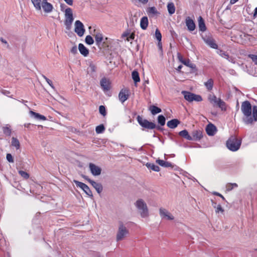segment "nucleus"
Masks as SVG:
<instances>
[{"instance_id": "f257e3e1", "label": "nucleus", "mask_w": 257, "mask_h": 257, "mask_svg": "<svg viewBox=\"0 0 257 257\" xmlns=\"http://www.w3.org/2000/svg\"><path fill=\"white\" fill-rule=\"evenodd\" d=\"M241 111L244 115L243 121L246 124H251L253 122L251 114V105L248 101H245L242 103L241 106Z\"/></svg>"}, {"instance_id": "f03ea898", "label": "nucleus", "mask_w": 257, "mask_h": 257, "mask_svg": "<svg viewBox=\"0 0 257 257\" xmlns=\"http://www.w3.org/2000/svg\"><path fill=\"white\" fill-rule=\"evenodd\" d=\"M241 140L231 136L226 142V147L231 151L235 152L240 147Z\"/></svg>"}, {"instance_id": "7ed1b4c3", "label": "nucleus", "mask_w": 257, "mask_h": 257, "mask_svg": "<svg viewBox=\"0 0 257 257\" xmlns=\"http://www.w3.org/2000/svg\"><path fill=\"white\" fill-rule=\"evenodd\" d=\"M34 6L37 10H41L42 8L43 11L47 13L52 12L53 7L47 1H31Z\"/></svg>"}, {"instance_id": "20e7f679", "label": "nucleus", "mask_w": 257, "mask_h": 257, "mask_svg": "<svg viewBox=\"0 0 257 257\" xmlns=\"http://www.w3.org/2000/svg\"><path fill=\"white\" fill-rule=\"evenodd\" d=\"M135 206L139 210L142 217L146 218L149 216L147 205L142 199L138 200L135 203Z\"/></svg>"}, {"instance_id": "39448f33", "label": "nucleus", "mask_w": 257, "mask_h": 257, "mask_svg": "<svg viewBox=\"0 0 257 257\" xmlns=\"http://www.w3.org/2000/svg\"><path fill=\"white\" fill-rule=\"evenodd\" d=\"M74 18L73 17V13L72 9L70 8H67L65 10V21L64 24L66 26V28L67 30H70L71 28V25L73 22Z\"/></svg>"}, {"instance_id": "423d86ee", "label": "nucleus", "mask_w": 257, "mask_h": 257, "mask_svg": "<svg viewBox=\"0 0 257 257\" xmlns=\"http://www.w3.org/2000/svg\"><path fill=\"white\" fill-rule=\"evenodd\" d=\"M137 118L138 123L143 127L150 130H153L156 127L158 130L160 129V127L157 126L154 122H150L146 119H143L140 115H138Z\"/></svg>"}, {"instance_id": "0eeeda50", "label": "nucleus", "mask_w": 257, "mask_h": 257, "mask_svg": "<svg viewBox=\"0 0 257 257\" xmlns=\"http://www.w3.org/2000/svg\"><path fill=\"white\" fill-rule=\"evenodd\" d=\"M182 93L183 94L184 98L189 102H192L193 101L200 102L202 100V98L200 95L195 94L187 91H182Z\"/></svg>"}, {"instance_id": "6e6552de", "label": "nucleus", "mask_w": 257, "mask_h": 257, "mask_svg": "<svg viewBox=\"0 0 257 257\" xmlns=\"http://www.w3.org/2000/svg\"><path fill=\"white\" fill-rule=\"evenodd\" d=\"M128 234V230L123 224L121 223L119 224L118 231L116 234V240H122Z\"/></svg>"}, {"instance_id": "1a4fd4ad", "label": "nucleus", "mask_w": 257, "mask_h": 257, "mask_svg": "<svg viewBox=\"0 0 257 257\" xmlns=\"http://www.w3.org/2000/svg\"><path fill=\"white\" fill-rule=\"evenodd\" d=\"M85 30L83 23L79 20H77L75 22L74 32L79 37H82L84 35Z\"/></svg>"}, {"instance_id": "9d476101", "label": "nucleus", "mask_w": 257, "mask_h": 257, "mask_svg": "<svg viewBox=\"0 0 257 257\" xmlns=\"http://www.w3.org/2000/svg\"><path fill=\"white\" fill-rule=\"evenodd\" d=\"M73 182L77 187H79L82 189L88 196L91 197H93L92 192L87 185L75 180L73 181Z\"/></svg>"}, {"instance_id": "9b49d317", "label": "nucleus", "mask_w": 257, "mask_h": 257, "mask_svg": "<svg viewBox=\"0 0 257 257\" xmlns=\"http://www.w3.org/2000/svg\"><path fill=\"white\" fill-rule=\"evenodd\" d=\"M159 214L162 219L172 220L174 219L173 215L165 208H160L159 209Z\"/></svg>"}, {"instance_id": "f8f14e48", "label": "nucleus", "mask_w": 257, "mask_h": 257, "mask_svg": "<svg viewBox=\"0 0 257 257\" xmlns=\"http://www.w3.org/2000/svg\"><path fill=\"white\" fill-rule=\"evenodd\" d=\"M100 85L104 92L109 91L111 87L110 81L105 77L102 78L100 80Z\"/></svg>"}, {"instance_id": "ddd939ff", "label": "nucleus", "mask_w": 257, "mask_h": 257, "mask_svg": "<svg viewBox=\"0 0 257 257\" xmlns=\"http://www.w3.org/2000/svg\"><path fill=\"white\" fill-rule=\"evenodd\" d=\"M203 39L204 42L211 48L215 49H217L218 45L212 37L206 36L205 37H203Z\"/></svg>"}, {"instance_id": "4468645a", "label": "nucleus", "mask_w": 257, "mask_h": 257, "mask_svg": "<svg viewBox=\"0 0 257 257\" xmlns=\"http://www.w3.org/2000/svg\"><path fill=\"white\" fill-rule=\"evenodd\" d=\"M89 168L90 171L93 176H98L100 175L101 173V169L98 166H96L92 163H89Z\"/></svg>"}, {"instance_id": "2eb2a0df", "label": "nucleus", "mask_w": 257, "mask_h": 257, "mask_svg": "<svg viewBox=\"0 0 257 257\" xmlns=\"http://www.w3.org/2000/svg\"><path fill=\"white\" fill-rule=\"evenodd\" d=\"M128 96L129 91L127 89L121 90L118 94L119 99L122 103L126 101L128 98Z\"/></svg>"}, {"instance_id": "dca6fc26", "label": "nucleus", "mask_w": 257, "mask_h": 257, "mask_svg": "<svg viewBox=\"0 0 257 257\" xmlns=\"http://www.w3.org/2000/svg\"><path fill=\"white\" fill-rule=\"evenodd\" d=\"M185 24L188 31L192 32L195 30L196 27L195 24L190 17H187L186 18Z\"/></svg>"}, {"instance_id": "f3484780", "label": "nucleus", "mask_w": 257, "mask_h": 257, "mask_svg": "<svg viewBox=\"0 0 257 257\" xmlns=\"http://www.w3.org/2000/svg\"><path fill=\"white\" fill-rule=\"evenodd\" d=\"M206 132L208 136H213L216 134L217 132V128L216 126L212 123H209L206 126Z\"/></svg>"}, {"instance_id": "a211bd4d", "label": "nucleus", "mask_w": 257, "mask_h": 257, "mask_svg": "<svg viewBox=\"0 0 257 257\" xmlns=\"http://www.w3.org/2000/svg\"><path fill=\"white\" fill-rule=\"evenodd\" d=\"M203 137L202 131L200 130H195L192 133V140L197 141L200 140Z\"/></svg>"}, {"instance_id": "6ab92c4d", "label": "nucleus", "mask_w": 257, "mask_h": 257, "mask_svg": "<svg viewBox=\"0 0 257 257\" xmlns=\"http://www.w3.org/2000/svg\"><path fill=\"white\" fill-rule=\"evenodd\" d=\"M180 123V121L177 119H173L169 120L167 123V125L170 128H175Z\"/></svg>"}, {"instance_id": "aec40b11", "label": "nucleus", "mask_w": 257, "mask_h": 257, "mask_svg": "<svg viewBox=\"0 0 257 257\" xmlns=\"http://www.w3.org/2000/svg\"><path fill=\"white\" fill-rule=\"evenodd\" d=\"M78 49L80 53L84 57H86L89 54L88 49L86 48L83 44H79Z\"/></svg>"}, {"instance_id": "412c9836", "label": "nucleus", "mask_w": 257, "mask_h": 257, "mask_svg": "<svg viewBox=\"0 0 257 257\" xmlns=\"http://www.w3.org/2000/svg\"><path fill=\"white\" fill-rule=\"evenodd\" d=\"M90 184L95 189L98 193L100 194L102 192L103 187L100 183H97L93 180L90 181Z\"/></svg>"}, {"instance_id": "4be33fe9", "label": "nucleus", "mask_w": 257, "mask_h": 257, "mask_svg": "<svg viewBox=\"0 0 257 257\" xmlns=\"http://www.w3.org/2000/svg\"><path fill=\"white\" fill-rule=\"evenodd\" d=\"M148 19L147 17H142L140 21V27L143 30H146L148 26Z\"/></svg>"}, {"instance_id": "5701e85b", "label": "nucleus", "mask_w": 257, "mask_h": 257, "mask_svg": "<svg viewBox=\"0 0 257 257\" xmlns=\"http://www.w3.org/2000/svg\"><path fill=\"white\" fill-rule=\"evenodd\" d=\"M198 26L199 31L204 32L206 30V26L203 18L200 16L198 18Z\"/></svg>"}, {"instance_id": "b1692460", "label": "nucleus", "mask_w": 257, "mask_h": 257, "mask_svg": "<svg viewBox=\"0 0 257 257\" xmlns=\"http://www.w3.org/2000/svg\"><path fill=\"white\" fill-rule=\"evenodd\" d=\"M156 163L158 164L160 166L165 168L173 167V165L172 164V163L169 162H166L163 160L158 159L156 160Z\"/></svg>"}, {"instance_id": "393cba45", "label": "nucleus", "mask_w": 257, "mask_h": 257, "mask_svg": "<svg viewBox=\"0 0 257 257\" xmlns=\"http://www.w3.org/2000/svg\"><path fill=\"white\" fill-rule=\"evenodd\" d=\"M30 114L31 116L34 117L35 118L37 119H40L43 120H46V117L44 115H41L32 110H31L30 111Z\"/></svg>"}, {"instance_id": "a878e982", "label": "nucleus", "mask_w": 257, "mask_h": 257, "mask_svg": "<svg viewBox=\"0 0 257 257\" xmlns=\"http://www.w3.org/2000/svg\"><path fill=\"white\" fill-rule=\"evenodd\" d=\"M146 11L149 16H154L159 14L157 10L155 7L148 8Z\"/></svg>"}, {"instance_id": "bb28decb", "label": "nucleus", "mask_w": 257, "mask_h": 257, "mask_svg": "<svg viewBox=\"0 0 257 257\" xmlns=\"http://www.w3.org/2000/svg\"><path fill=\"white\" fill-rule=\"evenodd\" d=\"M179 135L182 137L183 138L186 139L187 140L191 141V136H190L188 131L186 130H184L183 131H180L179 133Z\"/></svg>"}, {"instance_id": "cd10ccee", "label": "nucleus", "mask_w": 257, "mask_h": 257, "mask_svg": "<svg viewBox=\"0 0 257 257\" xmlns=\"http://www.w3.org/2000/svg\"><path fill=\"white\" fill-rule=\"evenodd\" d=\"M95 40L96 45L99 46L103 40L102 34L100 33H96L95 35Z\"/></svg>"}, {"instance_id": "c85d7f7f", "label": "nucleus", "mask_w": 257, "mask_h": 257, "mask_svg": "<svg viewBox=\"0 0 257 257\" xmlns=\"http://www.w3.org/2000/svg\"><path fill=\"white\" fill-rule=\"evenodd\" d=\"M167 9L168 13L170 15L174 14L176 10L174 4L172 2L169 3L167 5Z\"/></svg>"}, {"instance_id": "c756f323", "label": "nucleus", "mask_w": 257, "mask_h": 257, "mask_svg": "<svg viewBox=\"0 0 257 257\" xmlns=\"http://www.w3.org/2000/svg\"><path fill=\"white\" fill-rule=\"evenodd\" d=\"M204 85L208 91L211 90L213 86V79L211 78L208 79L207 81L204 83Z\"/></svg>"}, {"instance_id": "7c9ffc66", "label": "nucleus", "mask_w": 257, "mask_h": 257, "mask_svg": "<svg viewBox=\"0 0 257 257\" xmlns=\"http://www.w3.org/2000/svg\"><path fill=\"white\" fill-rule=\"evenodd\" d=\"M208 100L214 106L218 103V98L214 95L210 94L208 96Z\"/></svg>"}, {"instance_id": "2f4dec72", "label": "nucleus", "mask_w": 257, "mask_h": 257, "mask_svg": "<svg viewBox=\"0 0 257 257\" xmlns=\"http://www.w3.org/2000/svg\"><path fill=\"white\" fill-rule=\"evenodd\" d=\"M146 166L148 168L151 169L153 171L156 172H159L160 171V168L158 166L155 165L153 163H147Z\"/></svg>"}, {"instance_id": "473e14b6", "label": "nucleus", "mask_w": 257, "mask_h": 257, "mask_svg": "<svg viewBox=\"0 0 257 257\" xmlns=\"http://www.w3.org/2000/svg\"><path fill=\"white\" fill-rule=\"evenodd\" d=\"M132 76L133 80L134 81L135 83H137L140 81V78L139 76V74L138 71H134L132 72Z\"/></svg>"}, {"instance_id": "72a5a7b5", "label": "nucleus", "mask_w": 257, "mask_h": 257, "mask_svg": "<svg viewBox=\"0 0 257 257\" xmlns=\"http://www.w3.org/2000/svg\"><path fill=\"white\" fill-rule=\"evenodd\" d=\"M150 110L152 114L155 115L161 112L162 110L158 107L153 105L150 107Z\"/></svg>"}, {"instance_id": "f704fd0d", "label": "nucleus", "mask_w": 257, "mask_h": 257, "mask_svg": "<svg viewBox=\"0 0 257 257\" xmlns=\"http://www.w3.org/2000/svg\"><path fill=\"white\" fill-rule=\"evenodd\" d=\"M216 105H217L222 110H225L226 109V104L225 102H224L220 98H218V103Z\"/></svg>"}, {"instance_id": "c9c22d12", "label": "nucleus", "mask_w": 257, "mask_h": 257, "mask_svg": "<svg viewBox=\"0 0 257 257\" xmlns=\"http://www.w3.org/2000/svg\"><path fill=\"white\" fill-rule=\"evenodd\" d=\"M12 145L13 147H15L17 149H19L20 147V142L19 140L15 138H12Z\"/></svg>"}, {"instance_id": "e433bc0d", "label": "nucleus", "mask_w": 257, "mask_h": 257, "mask_svg": "<svg viewBox=\"0 0 257 257\" xmlns=\"http://www.w3.org/2000/svg\"><path fill=\"white\" fill-rule=\"evenodd\" d=\"M158 122L161 125H165L166 122V118L163 115H159L158 117Z\"/></svg>"}, {"instance_id": "4c0bfd02", "label": "nucleus", "mask_w": 257, "mask_h": 257, "mask_svg": "<svg viewBox=\"0 0 257 257\" xmlns=\"http://www.w3.org/2000/svg\"><path fill=\"white\" fill-rule=\"evenodd\" d=\"M96 66L94 63L91 62L88 68V71L91 73H94L96 72Z\"/></svg>"}, {"instance_id": "58836bf2", "label": "nucleus", "mask_w": 257, "mask_h": 257, "mask_svg": "<svg viewBox=\"0 0 257 257\" xmlns=\"http://www.w3.org/2000/svg\"><path fill=\"white\" fill-rule=\"evenodd\" d=\"M105 130V127L103 124H100L97 126L95 128V131L97 134H101L103 133Z\"/></svg>"}, {"instance_id": "ea45409f", "label": "nucleus", "mask_w": 257, "mask_h": 257, "mask_svg": "<svg viewBox=\"0 0 257 257\" xmlns=\"http://www.w3.org/2000/svg\"><path fill=\"white\" fill-rule=\"evenodd\" d=\"M85 43L89 45H92L94 43L92 37L90 35H87L85 38Z\"/></svg>"}, {"instance_id": "a19ab883", "label": "nucleus", "mask_w": 257, "mask_h": 257, "mask_svg": "<svg viewBox=\"0 0 257 257\" xmlns=\"http://www.w3.org/2000/svg\"><path fill=\"white\" fill-rule=\"evenodd\" d=\"M217 52V54H218L222 57H223L225 59L228 58V54L224 51L221 50H218Z\"/></svg>"}, {"instance_id": "79ce46f5", "label": "nucleus", "mask_w": 257, "mask_h": 257, "mask_svg": "<svg viewBox=\"0 0 257 257\" xmlns=\"http://www.w3.org/2000/svg\"><path fill=\"white\" fill-rule=\"evenodd\" d=\"M253 121H257V106H253L252 109Z\"/></svg>"}, {"instance_id": "37998d69", "label": "nucleus", "mask_w": 257, "mask_h": 257, "mask_svg": "<svg viewBox=\"0 0 257 257\" xmlns=\"http://www.w3.org/2000/svg\"><path fill=\"white\" fill-rule=\"evenodd\" d=\"M42 77L46 81V82H47V83L51 86V87L54 89H55V87L53 85V83H52V81L50 80L49 79H48L46 76H45L44 75L42 74Z\"/></svg>"}, {"instance_id": "c03bdc74", "label": "nucleus", "mask_w": 257, "mask_h": 257, "mask_svg": "<svg viewBox=\"0 0 257 257\" xmlns=\"http://www.w3.org/2000/svg\"><path fill=\"white\" fill-rule=\"evenodd\" d=\"M99 112L101 115H102L103 116H105L106 115V111L105 106L103 105H100L99 107Z\"/></svg>"}, {"instance_id": "a18cd8bd", "label": "nucleus", "mask_w": 257, "mask_h": 257, "mask_svg": "<svg viewBox=\"0 0 257 257\" xmlns=\"http://www.w3.org/2000/svg\"><path fill=\"white\" fill-rule=\"evenodd\" d=\"M19 174L24 179H27L29 178L30 176L29 174L27 173L26 172H25L24 171L20 170L19 171Z\"/></svg>"}, {"instance_id": "49530a36", "label": "nucleus", "mask_w": 257, "mask_h": 257, "mask_svg": "<svg viewBox=\"0 0 257 257\" xmlns=\"http://www.w3.org/2000/svg\"><path fill=\"white\" fill-rule=\"evenodd\" d=\"M155 37L156 39L160 42L162 40V35L158 29H156L155 31Z\"/></svg>"}, {"instance_id": "de8ad7c7", "label": "nucleus", "mask_w": 257, "mask_h": 257, "mask_svg": "<svg viewBox=\"0 0 257 257\" xmlns=\"http://www.w3.org/2000/svg\"><path fill=\"white\" fill-rule=\"evenodd\" d=\"M178 58L180 60V61L182 63H183L184 64H185V65L186 66H189V63H190V61L189 60H186V61H184V60H183V59H182V57H181V56L180 55V54L179 53L178 54Z\"/></svg>"}, {"instance_id": "09e8293b", "label": "nucleus", "mask_w": 257, "mask_h": 257, "mask_svg": "<svg viewBox=\"0 0 257 257\" xmlns=\"http://www.w3.org/2000/svg\"><path fill=\"white\" fill-rule=\"evenodd\" d=\"M249 57L252 60L254 63L257 65V55L250 54L249 55Z\"/></svg>"}, {"instance_id": "8fccbe9b", "label": "nucleus", "mask_w": 257, "mask_h": 257, "mask_svg": "<svg viewBox=\"0 0 257 257\" xmlns=\"http://www.w3.org/2000/svg\"><path fill=\"white\" fill-rule=\"evenodd\" d=\"M4 133L7 135L10 136L11 134V130L8 127H4L3 128Z\"/></svg>"}, {"instance_id": "3c124183", "label": "nucleus", "mask_w": 257, "mask_h": 257, "mask_svg": "<svg viewBox=\"0 0 257 257\" xmlns=\"http://www.w3.org/2000/svg\"><path fill=\"white\" fill-rule=\"evenodd\" d=\"M215 212L216 213H219V212L223 213L224 212V209L222 208L221 205H217V207L215 208Z\"/></svg>"}, {"instance_id": "603ef678", "label": "nucleus", "mask_w": 257, "mask_h": 257, "mask_svg": "<svg viewBox=\"0 0 257 257\" xmlns=\"http://www.w3.org/2000/svg\"><path fill=\"white\" fill-rule=\"evenodd\" d=\"M7 161L10 163H13L14 159L13 157L11 154H7L6 156Z\"/></svg>"}, {"instance_id": "864d4df0", "label": "nucleus", "mask_w": 257, "mask_h": 257, "mask_svg": "<svg viewBox=\"0 0 257 257\" xmlns=\"http://www.w3.org/2000/svg\"><path fill=\"white\" fill-rule=\"evenodd\" d=\"M135 38V34L134 33L130 34L126 38V40L127 41H130L134 40Z\"/></svg>"}, {"instance_id": "5fc2aeb1", "label": "nucleus", "mask_w": 257, "mask_h": 257, "mask_svg": "<svg viewBox=\"0 0 257 257\" xmlns=\"http://www.w3.org/2000/svg\"><path fill=\"white\" fill-rule=\"evenodd\" d=\"M231 185V183H230L226 184V190L227 191H230L233 189L232 186Z\"/></svg>"}, {"instance_id": "6e6d98bb", "label": "nucleus", "mask_w": 257, "mask_h": 257, "mask_svg": "<svg viewBox=\"0 0 257 257\" xmlns=\"http://www.w3.org/2000/svg\"><path fill=\"white\" fill-rule=\"evenodd\" d=\"M71 52L74 54H75L77 53V48L76 46L72 47L71 49Z\"/></svg>"}, {"instance_id": "4d7b16f0", "label": "nucleus", "mask_w": 257, "mask_h": 257, "mask_svg": "<svg viewBox=\"0 0 257 257\" xmlns=\"http://www.w3.org/2000/svg\"><path fill=\"white\" fill-rule=\"evenodd\" d=\"M226 59L228 61L231 62L232 63H235V61L234 58H233L232 57H230L229 55H228V58Z\"/></svg>"}, {"instance_id": "13d9d810", "label": "nucleus", "mask_w": 257, "mask_h": 257, "mask_svg": "<svg viewBox=\"0 0 257 257\" xmlns=\"http://www.w3.org/2000/svg\"><path fill=\"white\" fill-rule=\"evenodd\" d=\"M129 34H130V33H129V32H124V33L122 34L121 37H122V38H125V37H126V38H127V37L128 36Z\"/></svg>"}, {"instance_id": "bf43d9fd", "label": "nucleus", "mask_w": 257, "mask_h": 257, "mask_svg": "<svg viewBox=\"0 0 257 257\" xmlns=\"http://www.w3.org/2000/svg\"><path fill=\"white\" fill-rule=\"evenodd\" d=\"M0 41H1L3 43L5 44H7V45H8V46H9V45H8V43L7 41L6 40H5L4 39H3V38H0Z\"/></svg>"}, {"instance_id": "052dcab7", "label": "nucleus", "mask_w": 257, "mask_h": 257, "mask_svg": "<svg viewBox=\"0 0 257 257\" xmlns=\"http://www.w3.org/2000/svg\"><path fill=\"white\" fill-rule=\"evenodd\" d=\"M83 178H84L86 180H87L88 182H89L90 183V181H92V180H91L90 179H89V178H88V176H86L84 175V176H83Z\"/></svg>"}, {"instance_id": "680f3d73", "label": "nucleus", "mask_w": 257, "mask_h": 257, "mask_svg": "<svg viewBox=\"0 0 257 257\" xmlns=\"http://www.w3.org/2000/svg\"><path fill=\"white\" fill-rule=\"evenodd\" d=\"M211 202H212V206L215 208L216 207H217V204L216 202H214L212 200H211Z\"/></svg>"}, {"instance_id": "e2e57ef3", "label": "nucleus", "mask_w": 257, "mask_h": 257, "mask_svg": "<svg viewBox=\"0 0 257 257\" xmlns=\"http://www.w3.org/2000/svg\"><path fill=\"white\" fill-rule=\"evenodd\" d=\"M232 186L233 189L234 188H237L238 187V185L236 183H231V185Z\"/></svg>"}, {"instance_id": "0e129e2a", "label": "nucleus", "mask_w": 257, "mask_h": 257, "mask_svg": "<svg viewBox=\"0 0 257 257\" xmlns=\"http://www.w3.org/2000/svg\"><path fill=\"white\" fill-rule=\"evenodd\" d=\"M212 193H213V194H214L215 195H216V196H221V194H220L219 193L217 192H214Z\"/></svg>"}, {"instance_id": "69168bd1", "label": "nucleus", "mask_w": 257, "mask_h": 257, "mask_svg": "<svg viewBox=\"0 0 257 257\" xmlns=\"http://www.w3.org/2000/svg\"><path fill=\"white\" fill-rule=\"evenodd\" d=\"M66 2V3L70 5V6H72L73 5V1H65Z\"/></svg>"}, {"instance_id": "338daca9", "label": "nucleus", "mask_w": 257, "mask_h": 257, "mask_svg": "<svg viewBox=\"0 0 257 257\" xmlns=\"http://www.w3.org/2000/svg\"><path fill=\"white\" fill-rule=\"evenodd\" d=\"M3 93L5 95H8V94L10 93V92L7 90H4L3 91Z\"/></svg>"}, {"instance_id": "774afa93", "label": "nucleus", "mask_w": 257, "mask_h": 257, "mask_svg": "<svg viewBox=\"0 0 257 257\" xmlns=\"http://www.w3.org/2000/svg\"><path fill=\"white\" fill-rule=\"evenodd\" d=\"M257 15V7L254 9V12L253 14V17H255Z\"/></svg>"}]
</instances>
